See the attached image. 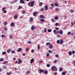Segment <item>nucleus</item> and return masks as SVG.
Instances as JSON below:
<instances>
[{
    "mask_svg": "<svg viewBox=\"0 0 75 75\" xmlns=\"http://www.w3.org/2000/svg\"><path fill=\"white\" fill-rule=\"evenodd\" d=\"M63 69H62V68H60L59 69V71H62Z\"/></svg>",
    "mask_w": 75,
    "mask_h": 75,
    "instance_id": "obj_36",
    "label": "nucleus"
},
{
    "mask_svg": "<svg viewBox=\"0 0 75 75\" xmlns=\"http://www.w3.org/2000/svg\"><path fill=\"white\" fill-rule=\"evenodd\" d=\"M20 3H22V4H23V3H24V0H20Z\"/></svg>",
    "mask_w": 75,
    "mask_h": 75,
    "instance_id": "obj_15",
    "label": "nucleus"
},
{
    "mask_svg": "<svg viewBox=\"0 0 75 75\" xmlns=\"http://www.w3.org/2000/svg\"><path fill=\"white\" fill-rule=\"evenodd\" d=\"M51 31H52L51 29H48V33H51Z\"/></svg>",
    "mask_w": 75,
    "mask_h": 75,
    "instance_id": "obj_27",
    "label": "nucleus"
},
{
    "mask_svg": "<svg viewBox=\"0 0 75 75\" xmlns=\"http://www.w3.org/2000/svg\"><path fill=\"white\" fill-rule=\"evenodd\" d=\"M59 34L61 35L62 34H63V31H62V30H60L59 31Z\"/></svg>",
    "mask_w": 75,
    "mask_h": 75,
    "instance_id": "obj_8",
    "label": "nucleus"
},
{
    "mask_svg": "<svg viewBox=\"0 0 75 75\" xmlns=\"http://www.w3.org/2000/svg\"><path fill=\"white\" fill-rule=\"evenodd\" d=\"M25 13V11H22V14H24V13Z\"/></svg>",
    "mask_w": 75,
    "mask_h": 75,
    "instance_id": "obj_55",
    "label": "nucleus"
},
{
    "mask_svg": "<svg viewBox=\"0 0 75 75\" xmlns=\"http://www.w3.org/2000/svg\"><path fill=\"white\" fill-rule=\"evenodd\" d=\"M4 30L5 31H7V27H5L4 28Z\"/></svg>",
    "mask_w": 75,
    "mask_h": 75,
    "instance_id": "obj_54",
    "label": "nucleus"
},
{
    "mask_svg": "<svg viewBox=\"0 0 75 75\" xmlns=\"http://www.w3.org/2000/svg\"><path fill=\"white\" fill-rule=\"evenodd\" d=\"M55 25L56 26H58V25H59V23H56L55 24Z\"/></svg>",
    "mask_w": 75,
    "mask_h": 75,
    "instance_id": "obj_48",
    "label": "nucleus"
},
{
    "mask_svg": "<svg viewBox=\"0 0 75 75\" xmlns=\"http://www.w3.org/2000/svg\"><path fill=\"white\" fill-rule=\"evenodd\" d=\"M18 64H20L21 63H22V60L20 59V58L18 59Z\"/></svg>",
    "mask_w": 75,
    "mask_h": 75,
    "instance_id": "obj_3",
    "label": "nucleus"
},
{
    "mask_svg": "<svg viewBox=\"0 0 75 75\" xmlns=\"http://www.w3.org/2000/svg\"><path fill=\"white\" fill-rule=\"evenodd\" d=\"M9 38H10L11 39H12V36H11V35H10L9 37Z\"/></svg>",
    "mask_w": 75,
    "mask_h": 75,
    "instance_id": "obj_64",
    "label": "nucleus"
},
{
    "mask_svg": "<svg viewBox=\"0 0 75 75\" xmlns=\"http://www.w3.org/2000/svg\"><path fill=\"white\" fill-rule=\"evenodd\" d=\"M15 52L14 50L12 51V52H11V53L12 54H14Z\"/></svg>",
    "mask_w": 75,
    "mask_h": 75,
    "instance_id": "obj_49",
    "label": "nucleus"
},
{
    "mask_svg": "<svg viewBox=\"0 0 75 75\" xmlns=\"http://www.w3.org/2000/svg\"><path fill=\"white\" fill-rule=\"evenodd\" d=\"M44 21H45V20L44 19H40V21L42 23L44 22Z\"/></svg>",
    "mask_w": 75,
    "mask_h": 75,
    "instance_id": "obj_28",
    "label": "nucleus"
},
{
    "mask_svg": "<svg viewBox=\"0 0 75 75\" xmlns=\"http://www.w3.org/2000/svg\"><path fill=\"white\" fill-rule=\"evenodd\" d=\"M11 74H12V72H11L10 73L7 72V73H6V75H11Z\"/></svg>",
    "mask_w": 75,
    "mask_h": 75,
    "instance_id": "obj_22",
    "label": "nucleus"
},
{
    "mask_svg": "<svg viewBox=\"0 0 75 75\" xmlns=\"http://www.w3.org/2000/svg\"><path fill=\"white\" fill-rule=\"evenodd\" d=\"M48 52L50 54H51V53H52V51L49 50L48 51Z\"/></svg>",
    "mask_w": 75,
    "mask_h": 75,
    "instance_id": "obj_34",
    "label": "nucleus"
},
{
    "mask_svg": "<svg viewBox=\"0 0 75 75\" xmlns=\"http://www.w3.org/2000/svg\"><path fill=\"white\" fill-rule=\"evenodd\" d=\"M28 44H30L31 43V41H29L28 42Z\"/></svg>",
    "mask_w": 75,
    "mask_h": 75,
    "instance_id": "obj_47",
    "label": "nucleus"
},
{
    "mask_svg": "<svg viewBox=\"0 0 75 75\" xmlns=\"http://www.w3.org/2000/svg\"><path fill=\"white\" fill-rule=\"evenodd\" d=\"M34 62V59H32L30 60V64H31V63H32V62Z\"/></svg>",
    "mask_w": 75,
    "mask_h": 75,
    "instance_id": "obj_9",
    "label": "nucleus"
},
{
    "mask_svg": "<svg viewBox=\"0 0 75 75\" xmlns=\"http://www.w3.org/2000/svg\"><path fill=\"white\" fill-rule=\"evenodd\" d=\"M33 20V18H31L30 19V22H32V21Z\"/></svg>",
    "mask_w": 75,
    "mask_h": 75,
    "instance_id": "obj_26",
    "label": "nucleus"
},
{
    "mask_svg": "<svg viewBox=\"0 0 75 75\" xmlns=\"http://www.w3.org/2000/svg\"><path fill=\"white\" fill-rule=\"evenodd\" d=\"M39 73H41V72H44V71L43 69H40L39 70Z\"/></svg>",
    "mask_w": 75,
    "mask_h": 75,
    "instance_id": "obj_7",
    "label": "nucleus"
},
{
    "mask_svg": "<svg viewBox=\"0 0 75 75\" xmlns=\"http://www.w3.org/2000/svg\"><path fill=\"white\" fill-rule=\"evenodd\" d=\"M46 66L47 67H50V64H47Z\"/></svg>",
    "mask_w": 75,
    "mask_h": 75,
    "instance_id": "obj_44",
    "label": "nucleus"
},
{
    "mask_svg": "<svg viewBox=\"0 0 75 75\" xmlns=\"http://www.w3.org/2000/svg\"><path fill=\"white\" fill-rule=\"evenodd\" d=\"M51 69H52V71H54V70H55V71H57V68L55 66H52V67Z\"/></svg>",
    "mask_w": 75,
    "mask_h": 75,
    "instance_id": "obj_2",
    "label": "nucleus"
},
{
    "mask_svg": "<svg viewBox=\"0 0 75 75\" xmlns=\"http://www.w3.org/2000/svg\"><path fill=\"white\" fill-rule=\"evenodd\" d=\"M31 29L32 30H35V27L34 26H32L31 28Z\"/></svg>",
    "mask_w": 75,
    "mask_h": 75,
    "instance_id": "obj_19",
    "label": "nucleus"
},
{
    "mask_svg": "<svg viewBox=\"0 0 75 75\" xmlns=\"http://www.w3.org/2000/svg\"><path fill=\"white\" fill-rule=\"evenodd\" d=\"M22 8V6H20L18 8L19 10H20V8Z\"/></svg>",
    "mask_w": 75,
    "mask_h": 75,
    "instance_id": "obj_62",
    "label": "nucleus"
},
{
    "mask_svg": "<svg viewBox=\"0 0 75 75\" xmlns=\"http://www.w3.org/2000/svg\"><path fill=\"white\" fill-rule=\"evenodd\" d=\"M39 6H42V2H40L39 4Z\"/></svg>",
    "mask_w": 75,
    "mask_h": 75,
    "instance_id": "obj_38",
    "label": "nucleus"
},
{
    "mask_svg": "<svg viewBox=\"0 0 75 75\" xmlns=\"http://www.w3.org/2000/svg\"><path fill=\"white\" fill-rule=\"evenodd\" d=\"M51 5L52 7H54V4L53 3Z\"/></svg>",
    "mask_w": 75,
    "mask_h": 75,
    "instance_id": "obj_52",
    "label": "nucleus"
},
{
    "mask_svg": "<svg viewBox=\"0 0 75 75\" xmlns=\"http://www.w3.org/2000/svg\"><path fill=\"white\" fill-rule=\"evenodd\" d=\"M43 73L45 74H48V71H44V72Z\"/></svg>",
    "mask_w": 75,
    "mask_h": 75,
    "instance_id": "obj_31",
    "label": "nucleus"
},
{
    "mask_svg": "<svg viewBox=\"0 0 75 75\" xmlns=\"http://www.w3.org/2000/svg\"><path fill=\"white\" fill-rule=\"evenodd\" d=\"M70 12L71 13H74V10H71L70 11Z\"/></svg>",
    "mask_w": 75,
    "mask_h": 75,
    "instance_id": "obj_42",
    "label": "nucleus"
},
{
    "mask_svg": "<svg viewBox=\"0 0 75 75\" xmlns=\"http://www.w3.org/2000/svg\"><path fill=\"white\" fill-rule=\"evenodd\" d=\"M57 37H58V38H60V35L59 34H57Z\"/></svg>",
    "mask_w": 75,
    "mask_h": 75,
    "instance_id": "obj_45",
    "label": "nucleus"
},
{
    "mask_svg": "<svg viewBox=\"0 0 75 75\" xmlns=\"http://www.w3.org/2000/svg\"><path fill=\"white\" fill-rule=\"evenodd\" d=\"M57 30H53V32L54 33V34H58L59 33V31H57V32H56Z\"/></svg>",
    "mask_w": 75,
    "mask_h": 75,
    "instance_id": "obj_4",
    "label": "nucleus"
},
{
    "mask_svg": "<svg viewBox=\"0 0 75 75\" xmlns=\"http://www.w3.org/2000/svg\"><path fill=\"white\" fill-rule=\"evenodd\" d=\"M54 6H58V4L57 3H55L54 4Z\"/></svg>",
    "mask_w": 75,
    "mask_h": 75,
    "instance_id": "obj_35",
    "label": "nucleus"
},
{
    "mask_svg": "<svg viewBox=\"0 0 75 75\" xmlns=\"http://www.w3.org/2000/svg\"><path fill=\"white\" fill-rule=\"evenodd\" d=\"M11 26H13V27H14L15 26V25L14 24V23L13 22L11 23Z\"/></svg>",
    "mask_w": 75,
    "mask_h": 75,
    "instance_id": "obj_16",
    "label": "nucleus"
},
{
    "mask_svg": "<svg viewBox=\"0 0 75 75\" xmlns=\"http://www.w3.org/2000/svg\"><path fill=\"white\" fill-rule=\"evenodd\" d=\"M22 51V49L21 48H19L17 50V52H20Z\"/></svg>",
    "mask_w": 75,
    "mask_h": 75,
    "instance_id": "obj_10",
    "label": "nucleus"
},
{
    "mask_svg": "<svg viewBox=\"0 0 75 75\" xmlns=\"http://www.w3.org/2000/svg\"><path fill=\"white\" fill-rule=\"evenodd\" d=\"M8 63V62L7 61H5L3 62V64H7Z\"/></svg>",
    "mask_w": 75,
    "mask_h": 75,
    "instance_id": "obj_20",
    "label": "nucleus"
},
{
    "mask_svg": "<svg viewBox=\"0 0 75 75\" xmlns=\"http://www.w3.org/2000/svg\"><path fill=\"white\" fill-rule=\"evenodd\" d=\"M34 52V50L32 49L31 50V52H32V53H33V52Z\"/></svg>",
    "mask_w": 75,
    "mask_h": 75,
    "instance_id": "obj_58",
    "label": "nucleus"
},
{
    "mask_svg": "<svg viewBox=\"0 0 75 75\" xmlns=\"http://www.w3.org/2000/svg\"><path fill=\"white\" fill-rule=\"evenodd\" d=\"M57 44H59V42H60V40H58L57 41Z\"/></svg>",
    "mask_w": 75,
    "mask_h": 75,
    "instance_id": "obj_41",
    "label": "nucleus"
},
{
    "mask_svg": "<svg viewBox=\"0 0 75 75\" xmlns=\"http://www.w3.org/2000/svg\"><path fill=\"white\" fill-rule=\"evenodd\" d=\"M2 54H3V55H5V54H6V52H2Z\"/></svg>",
    "mask_w": 75,
    "mask_h": 75,
    "instance_id": "obj_40",
    "label": "nucleus"
},
{
    "mask_svg": "<svg viewBox=\"0 0 75 75\" xmlns=\"http://www.w3.org/2000/svg\"><path fill=\"white\" fill-rule=\"evenodd\" d=\"M1 36L2 37H3V38H4V37H5V35H2Z\"/></svg>",
    "mask_w": 75,
    "mask_h": 75,
    "instance_id": "obj_61",
    "label": "nucleus"
},
{
    "mask_svg": "<svg viewBox=\"0 0 75 75\" xmlns=\"http://www.w3.org/2000/svg\"><path fill=\"white\" fill-rule=\"evenodd\" d=\"M73 65L75 67V61H74L73 62Z\"/></svg>",
    "mask_w": 75,
    "mask_h": 75,
    "instance_id": "obj_33",
    "label": "nucleus"
},
{
    "mask_svg": "<svg viewBox=\"0 0 75 75\" xmlns=\"http://www.w3.org/2000/svg\"><path fill=\"white\" fill-rule=\"evenodd\" d=\"M53 48V45H52L51 44H50L49 46V48L50 49H52Z\"/></svg>",
    "mask_w": 75,
    "mask_h": 75,
    "instance_id": "obj_6",
    "label": "nucleus"
},
{
    "mask_svg": "<svg viewBox=\"0 0 75 75\" xmlns=\"http://www.w3.org/2000/svg\"><path fill=\"white\" fill-rule=\"evenodd\" d=\"M54 19H55V20H58V16H55L54 17Z\"/></svg>",
    "mask_w": 75,
    "mask_h": 75,
    "instance_id": "obj_24",
    "label": "nucleus"
},
{
    "mask_svg": "<svg viewBox=\"0 0 75 75\" xmlns=\"http://www.w3.org/2000/svg\"><path fill=\"white\" fill-rule=\"evenodd\" d=\"M11 51V49H9L8 50H7V52L8 53H9V52H10Z\"/></svg>",
    "mask_w": 75,
    "mask_h": 75,
    "instance_id": "obj_13",
    "label": "nucleus"
},
{
    "mask_svg": "<svg viewBox=\"0 0 75 75\" xmlns=\"http://www.w3.org/2000/svg\"><path fill=\"white\" fill-rule=\"evenodd\" d=\"M0 61L1 62L3 61H4V59H3L2 58H1L0 59Z\"/></svg>",
    "mask_w": 75,
    "mask_h": 75,
    "instance_id": "obj_43",
    "label": "nucleus"
},
{
    "mask_svg": "<svg viewBox=\"0 0 75 75\" xmlns=\"http://www.w3.org/2000/svg\"><path fill=\"white\" fill-rule=\"evenodd\" d=\"M28 48L27 47L26 49V51H27H27H28Z\"/></svg>",
    "mask_w": 75,
    "mask_h": 75,
    "instance_id": "obj_60",
    "label": "nucleus"
},
{
    "mask_svg": "<svg viewBox=\"0 0 75 75\" xmlns=\"http://www.w3.org/2000/svg\"><path fill=\"white\" fill-rule=\"evenodd\" d=\"M39 17L40 18H45V16L42 15L39 16Z\"/></svg>",
    "mask_w": 75,
    "mask_h": 75,
    "instance_id": "obj_5",
    "label": "nucleus"
},
{
    "mask_svg": "<svg viewBox=\"0 0 75 75\" xmlns=\"http://www.w3.org/2000/svg\"><path fill=\"white\" fill-rule=\"evenodd\" d=\"M57 62H58V61L57 60H55L54 61V64H56V63H57Z\"/></svg>",
    "mask_w": 75,
    "mask_h": 75,
    "instance_id": "obj_29",
    "label": "nucleus"
},
{
    "mask_svg": "<svg viewBox=\"0 0 75 75\" xmlns=\"http://www.w3.org/2000/svg\"><path fill=\"white\" fill-rule=\"evenodd\" d=\"M75 53V51L73 50L72 51V54H74Z\"/></svg>",
    "mask_w": 75,
    "mask_h": 75,
    "instance_id": "obj_53",
    "label": "nucleus"
},
{
    "mask_svg": "<svg viewBox=\"0 0 75 75\" xmlns=\"http://www.w3.org/2000/svg\"><path fill=\"white\" fill-rule=\"evenodd\" d=\"M5 9H6V7H4L2 9V11H4V10H5Z\"/></svg>",
    "mask_w": 75,
    "mask_h": 75,
    "instance_id": "obj_50",
    "label": "nucleus"
},
{
    "mask_svg": "<svg viewBox=\"0 0 75 75\" xmlns=\"http://www.w3.org/2000/svg\"><path fill=\"white\" fill-rule=\"evenodd\" d=\"M68 54L70 55H72V52L71 51H69L68 52Z\"/></svg>",
    "mask_w": 75,
    "mask_h": 75,
    "instance_id": "obj_23",
    "label": "nucleus"
},
{
    "mask_svg": "<svg viewBox=\"0 0 75 75\" xmlns=\"http://www.w3.org/2000/svg\"><path fill=\"white\" fill-rule=\"evenodd\" d=\"M45 10L46 11H47V10L48 9V6L47 5H46L45 6Z\"/></svg>",
    "mask_w": 75,
    "mask_h": 75,
    "instance_id": "obj_12",
    "label": "nucleus"
},
{
    "mask_svg": "<svg viewBox=\"0 0 75 75\" xmlns=\"http://www.w3.org/2000/svg\"><path fill=\"white\" fill-rule=\"evenodd\" d=\"M63 42H64V41L62 40L61 39L60 44H63Z\"/></svg>",
    "mask_w": 75,
    "mask_h": 75,
    "instance_id": "obj_18",
    "label": "nucleus"
},
{
    "mask_svg": "<svg viewBox=\"0 0 75 75\" xmlns=\"http://www.w3.org/2000/svg\"><path fill=\"white\" fill-rule=\"evenodd\" d=\"M49 45H50V43L49 42H47L46 44V45L47 46Z\"/></svg>",
    "mask_w": 75,
    "mask_h": 75,
    "instance_id": "obj_30",
    "label": "nucleus"
},
{
    "mask_svg": "<svg viewBox=\"0 0 75 75\" xmlns=\"http://www.w3.org/2000/svg\"><path fill=\"white\" fill-rule=\"evenodd\" d=\"M55 56L56 57V58H58V57H59V55L57 54H55Z\"/></svg>",
    "mask_w": 75,
    "mask_h": 75,
    "instance_id": "obj_39",
    "label": "nucleus"
},
{
    "mask_svg": "<svg viewBox=\"0 0 75 75\" xmlns=\"http://www.w3.org/2000/svg\"><path fill=\"white\" fill-rule=\"evenodd\" d=\"M18 17V15H16L14 16V18L16 19Z\"/></svg>",
    "mask_w": 75,
    "mask_h": 75,
    "instance_id": "obj_14",
    "label": "nucleus"
},
{
    "mask_svg": "<svg viewBox=\"0 0 75 75\" xmlns=\"http://www.w3.org/2000/svg\"><path fill=\"white\" fill-rule=\"evenodd\" d=\"M38 50H40V46L39 45H38Z\"/></svg>",
    "mask_w": 75,
    "mask_h": 75,
    "instance_id": "obj_59",
    "label": "nucleus"
},
{
    "mask_svg": "<svg viewBox=\"0 0 75 75\" xmlns=\"http://www.w3.org/2000/svg\"><path fill=\"white\" fill-rule=\"evenodd\" d=\"M40 11H44V8H42L41 9H40Z\"/></svg>",
    "mask_w": 75,
    "mask_h": 75,
    "instance_id": "obj_37",
    "label": "nucleus"
},
{
    "mask_svg": "<svg viewBox=\"0 0 75 75\" xmlns=\"http://www.w3.org/2000/svg\"><path fill=\"white\" fill-rule=\"evenodd\" d=\"M6 12H7V11L6 10H4L3 11V12L4 13H6Z\"/></svg>",
    "mask_w": 75,
    "mask_h": 75,
    "instance_id": "obj_46",
    "label": "nucleus"
},
{
    "mask_svg": "<svg viewBox=\"0 0 75 75\" xmlns=\"http://www.w3.org/2000/svg\"><path fill=\"white\" fill-rule=\"evenodd\" d=\"M3 69H7V67H6L5 66H3Z\"/></svg>",
    "mask_w": 75,
    "mask_h": 75,
    "instance_id": "obj_17",
    "label": "nucleus"
},
{
    "mask_svg": "<svg viewBox=\"0 0 75 75\" xmlns=\"http://www.w3.org/2000/svg\"><path fill=\"white\" fill-rule=\"evenodd\" d=\"M29 73H30V71H28L26 72V74H29Z\"/></svg>",
    "mask_w": 75,
    "mask_h": 75,
    "instance_id": "obj_63",
    "label": "nucleus"
},
{
    "mask_svg": "<svg viewBox=\"0 0 75 75\" xmlns=\"http://www.w3.org/2000/svg\"><path fill=\"white\" fill-rule=\"evenodd\" d=\"M34 3H35V1H33L30 2L28 4V6H30V7H33L34 6Z\"/></svg>",
    "mask_w": 75,
    "mask_h": 75,
    "instance_id": "obj_1",
    "label": "nucleus"
},
{
    "mask_svg": "<svg viewBox=\"0 0 75 75\" xmlns=\"http://www.w3.org/2000/svg\"><path fill=\"white\" fill-rule=\"evenodd\" d=\"M62 75H66V73H65V71H63L62 73Z\"/></svg>",
    "mask_w": 75,
    "mask_h": 75,
    "instance_id": "obj_21",
    "label": "nucleus"
},
{
    "mask_svg": "<svg viewBox=\"0 0 75 75\" xmlns=\"http://www.w3.org/2000/svg\"><path fill=\"white\" fill-rule=\"evenodd\" d=\"M50 55V54L48 53L46 54L47 57H49V56Z\"/></svg>",
    "mask_w": 75,
    "mask_h": 75,
    "instance_id": "obj_56",
    "label": "nucleus"
},
{
    "mask_svg": "<svg viewBox=\"0 0 75 75\" xmlns=\"http://www.w3.org/2000/svg\"><path fill=\"white\" fill-rule=\"evenodd\" d=\"M44 32L45 33H46L47 32V28H45L44 30Z\"/></svg>",
    "mask_w": 75,
    "mask_h": 75,
    "instance_id": "obj_57",
    "label": "nucleus"
},
{
    "mask_svg": "<svg viewBox=\"0 0 75 75\" xmlns=\"http://www.w3.org/2000/svg\"><path fill=\"white\" fill-rule=\"evenodd\" d=\"M71 34V32H69L67 33V34L68 35H70Z\"/></svg>",
    "mask_w": 75,
    "mask_h": 75,
    "instance_id": "obj_51",
    "label": "nucleus"
},
{
    "mask_svg": "<svg viewBox=\"0 0 75 75\" xmlns=\"http://www.w3.org/2000/svg\"><path fill=\"white\" fill-rule=\"evenodd\" d=\"M55 11H58L59 10V8H56L55 9Z\"/></svg>",
    "mask_w": 75,
    "mask_h": 75,
    "instance_id": "obj_32",
    "label": "nucleus"
},
{
    "mask_svg": "<svg viewBox=\"0 0 75 75\" xmlns=\"http://www.w3.org/2000/svg\"><path fill=\"white\" fill-rule=\"evenodd\" d=\"M51 21H52V23H54V22H55V20L54 19H53V18L51 19Z\"/></svg>",
    "mask_w": 75,
    "mask_h": 75,
    "instance_id": "obj_25",
    "label": "nucleus"
},
{
    "mask_svg": "<svg viewBox=\"0 0 75 75\" xmlns=\"http://www.w3.org/2000/svg\"><path fill=\"white\" fill-rule=\"evenodd\" d=\"M38 14V12H35L33 13V15L34 16H36V14Z\"/></svg>",
    "mask_w": 75,
    "mask_h": 75,
    "instance_id": "obj_11",
    "label": "nucleus"
}]
</instances>
